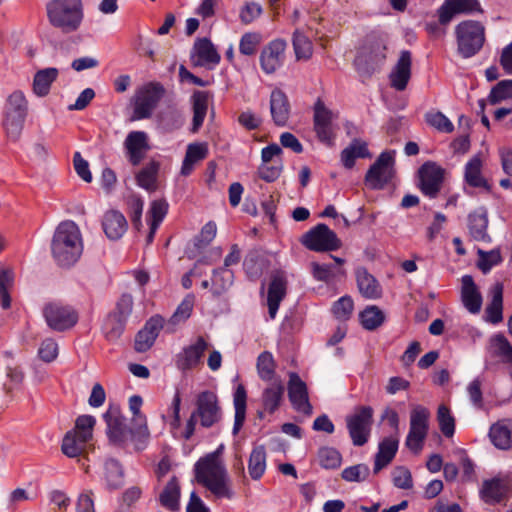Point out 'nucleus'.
Returning a JSON list of instances; mask_svg holds the SVG:
<instances>
[{
    "mask_svg": "<svg viewBox=\"0 0 512 512\" xmlns=\"http://www.w3.org/2000/svg\"><path fill=\"white\" fill-rule=\"evenodd\" d=\"M209 105V96L204 91L193 94V130L196 131L203 124Z\"/></svg>",
    "mask_w": 512,
    "mask_h": 512,
    "instance_id": "nucleus-47",
    "label": "nucleus"
},
{
    "mask_svg": "<svg viewBox=\"0 0 512 512\" xmlns=\"http://www.w3.org/2000/svg\"><path fill=\"white\" fill-rule=\"evenodd\" d=\"M508 491V484L501 478H493L483 482L480 490L484 502L494 504L500 502Z\"/></svg>",
    "mask_w": 512,
    "mask_h": 512,
    "instance_id": "nucleus-37",
    "label": "nucleus"
},
{
    "mask_svg": "<svg viewBox=\"0 0 512 512\" xmlns=\"http://www.w3.org/2000/svg\"><path fill=\"white\" fill-rule=\"evenodd\" d=\"M87 441L82 440L75 432H67L62 441V452L70 458L79 456L85 448Z\"/></svg>",
    "mask_w": 512,
    "mask_h": 512,
    "instance_id": "nucleus-50",
    "label": "nucleus"
},
{
    "mask_svg": "<svg viewBox=\"0 0 512 512\" xmlns=\"http://www.w3.org/2000/svg\"><path fill=\"white\" fill-rule=\"evenodd\" d=\"M489 438L500 450L512 448V419L505 418L492 424L489 429Z\"/></svg>",
    "mask_w": 512,
    "mask_h": 512,
    "instance_id": "nucleus-27",
    "label": "nucleus"
},
{
    "mask_svg": "<svg viewBox=\"0 0 512 512\" xmlns=\"http://www.w3.org/2000/svg\"><path fill=\"white\" fill-rule=\"evenodd\" d=\"M234 273L231 269L217 268L213 270L211 287L214 294L220 295L233 284Z\"/></svg>",
    "mask_w": 512,
    "mask_h": 512,
    "instance_id": "nucleus-48",
    "label": "nucleus"
},
{
    "mask_svg": "<svg viewBox=\"0 0 512 512\" xmlns=\"http://www.w3.org/2000/svg\"><path fill=\"white\" fill-rule=\"evenodd\" d=\"M196 409L187 421L184 437L190 439L195 432L197 420L205 428L212 427L222 416L221 407L215 392L205 390L196 397Z\"/></svg>",
    "mask_w": 512,
    "mask_h": 512,
    "instance_id": "nucleus-4",
    "label": "nucleus"
},
{
    "mask_svg": "<svg viewBox=\"0 0 512 512\" xmlns=\"http://www.w3.org/2000/svg\"><path fill=\"white\" fill-rule=\"evenodd\" d=\"M266 451L264 446H255L248 460V472L253 480H259L266 470Z\"/></svg>",
    "mask_w": 512,
    "mask_h": 512,
    "instance_id": "nucleus-43",
    "label": "nucleus"
},
{
    "mask_svg": "<svg viewBox=\"0 0 512 512\" xmlns=\"http://www.w3.org/2000/svg\"><path fill=\"white\" fill-rule=\"evenodd\" d=\"M194 304L195 296L193 294H187L169 320L165 321L164 325L166 331L172 333L175 331L177 325L185 322L191 316Z\"/></svg>",
    "mask_w": 512,
    "mask_h": 512,
    "instance_id": "nucleus-38",
    "label": "nucleus"
},
{
    "mask_svg": "<svg viewBox=\"0 0 512 512\" xmlns=\"http://www.w3.org/2000/svg\"><path fill=\"white\" fill-rule=\"evenodd\" d=\"M104 479L108 489L120 488L124 483V472L120 463L115 459H109L104 464Z\"/></svg>",
    "mask_w": 512,
    "mask_h": 512,
    "instance_id": "nucleus-45",
    "label": "nucleus"
},
{
    "mask_svg": "<svg viewBox=\"0 0 512 512\" xmlns=\"http://www.w3.org/2000/svg\"><path fill=\"white\" fill-rule=\"evenodd\" d=\"M44 317L47 325L55 331H65L78 321V313L74 308L60 303H50L44 308Z\"/></svg>",
    "mask_w": 512,
    "mask_h": 512,
    "instance_id": "nucleus-13",
    "label": "nucleus"
},
{
    "mask_svg": "<svg viewBox=\"0 0 512 512\" xmlns=\"http://www.w3.org/2000/svg\"><path fill=\"white\" fill-rule=\"evenodd\" d=\"M59 70L54 67L38 70L32 83L33 93L38 97H45L49 94L51 86L58 78Z\"/></svg>",
    "mask_w": 512,
    "mask_h": 512,
    "instance_id": "nucleus-35",
    "label": "nucleus"
},
{
    "mask_svg": "<svg viewBox=\"0 0 512 512\" xmlns=\"http://www.w3.org/2000/svg\"><path fill=\"white\" fill-rule=\"evenodd\" d=\"M461 301L470 313L477 314L480 312L482 295L471 275H463L461 278Z\"/></svg>",
    "mask_w": 512,
    "mask_h": 512,
    "instance_id": "nucleus-26",
    "label": "nucleus"
},
{
    "mask_svg": "<svg viewBox=\"0 0 512 512\" xmlns=\"http://www.w3.org/2000/svg\"><path fill=\"white\" fill-rule=\"evenodd\" d=\"M359 319L366 330H375L385 320L383 311L375 305L367 306L360 314Z\"/></svg>",
    "mask_w": 512,
    "mask_h": 512,
    "instance_id": "nucleus-49",
    "label": "nucleus"
},
{
    "mask_svg": "<svg viewBox=\"0 0 512 512\" xmlns=\"http://www.w3.org/2000/svg\"><path fill=\"white\" fill-rule=\"evenodd\" d=\"M286 47V41L279 38L263 47L260 53V66L266 74H273L283 65Z\"/></svg>",
    "mask_w": 512,
    "mask_h": 512,
    "instance_id": "nucleus-16",
    "label": "nucleus"
},
{
    "mask_svg": "<svg viewBox=\"0 0 512 512\" xmlns=\"http://www.w3.org/2000/svg\"><path fill=\"white\" fill-rule=\"evenodd\" d=\"M302 244L309 250L326 252L340 248L341 241L327 225L318 224L303 235Z\"/></svg>",
    "mask_w": 512,
    "mask_h": 512,
    "instance_id": "nucleus-12",
    "label": "nucleus"
},
{
    "mask_svg": "<svg viewBox=\"0 0 512 512\" xmlns=\"http://www.w3.org/2000/svg\"><path fill=\"white\" fill-rule=\"evenodd\" d=\"M51 24L63 32L76 31L83 20L81 0H53L47 4Z\"/></svg>",
    "mask_w": 512,
    "mask_h": 512,
    "instance_id": "nucleus-5",
    "label": "nucleus"
},
{
    "mask_svg": "<svg viewBox=\"0 0 512 512\" xmlns=\"http://www.w3.org/2000/svg\"><path fill=\"white\" fill-rule=\"evenodd\" d=\"M370 474V469L366 464H356L343 469L341 476L347 482H363Z\"/></svg>",
    "mask_w": 512,
    "mask_h": 512,
    "instance_id": "nucleus-61",
    "label": "nucleus"
},
{
    "mask_svg": "<svg viewBox=\"0 0 512 512\" xmlns=\"http://www.w3.org/2000/svg\"><path fill=\"white\" fill-rule=\"evenodd\" d=\"M420 189L430 198L436 197L443 181V169L435 163H425L419 170Z\"/></svg>",
    "mask_w": 512,
    "mask_h": 512,
    "instance_id": "nucleus-21",
    "label": "nucleus"
},
{
    "mask_svg": "<svg viewBox=\"0 0 512 512\" xmlns=\"http://www.w3.org/2000/svg\"><path fill=\"white\" fill-rule=\"evenodd\" d=\"M132 424L133 427L129 429L128 444L131 443L136 451H142L147 447L150 438L146 418H140V422Z\"/></svg>",
    "mask_w": 512,
    "mask_h": 512,
    "instance_id": "nucleus-42",
    "label": "nucleus"
},
{
    "mask_svg": "<svg viewBox=\"0 0 512 512\" xmlns=\"http://www.w3.org/2000/svg\"><path fill=\"white\" fill-rule=\"evenodd\" d=\"M224 445L200 458L195 463V475L198 483L209 490L217 499L231 500L235 497V491L231 485V479L226 466L221 458Z\"/></svg>",
    "mask_w": 512,
    "mask_h": 512,
    "instance_id": "nucleus-1",
    "label": "nucleus"
},
{
    "mask_svg": "<svg viewBox=\"0 0 512 512\" xmlns=\"http://www.w3.org/2000/svg\"><path fill=\"white\" fill-rule=\"evenodd\" d=\"M385 58V47L377 44L369 53H359L354 60V65L362 75H370L384 62Z\"/></svg>",
    "mask_w": 512,
    "mask_h": 512,
    "instance_id": "nucleus-25",
    "label": "nucleus"
},
{
    "mask_svg": "<svg viewBox=\"0 0 512 512\" xmlns=\"http://www.w3.org/2000/svg\"><path fill=\"white\" fill-rule=\"evenodd\" d=\"M477 255V266L484 274L488 273L494 266L500 264L502 261L499 249H492L490 251L478 249Z\"/></svg>",
    "mask_w": 512,
    "mask_h": 512,
    "instance_id": "nucleus-53",
    "label": "nucleus"
},
{
    "mask_svg": "<svg viewBox=\"0 0 512 512\" xmlns=\"http://www.w3.org/2000/svg\"><path fill=\"white\" fill-rule=\"evenodd\" d=\"M458 53L465 59L476 55L485 41L484 26L474 20H464L455 27Z\"/></svg>",
    "mask_w": 512,
    "mask_h": 512,
    "instance_id": "nucleus-6",
    "label": "nucleus"
},
{
    "mask_svg": "<svg viewBox=\"0 0 512 512\" xmlns=\"http://www.w3.org/2000/svg\"><path fill=\"white\" fill-rule=\"evenodd\" d=\"M257 372L263 381H274L275 378V362L273 355L268 352H262L257 358Z\"/></svg>",
    "mask_w": 512,
    "mask_h": 512,
    "instance_id": "nucleus-51",
    "label": "nucleus"
},
{
    "mask_svg": "<svg viewBox=\"0 0 512 512\" xmlns=\"http://www.w3.org/2000/svg\"><path fill=\"white\" fill-rule=\"evenodd\" d=\"M338 115L332 110L328 109L322 100L318 99L314 105V130L318 139L327 144L332 145L338 125L336 119Z\"/></svg>",
    "mask_w": 512,
    "mask_h": 512,
    "instance_id": "nucleus-10",
    "label": "nucleus"
},
{
    "mask_svg": "<svg viewBox=\"0 0 512 512\" xmlns=\"http://www.w3.org/2000/svg\"><path fill=\"white\" fill-rule=\"evenodd\" d=\"M96 424V418L92 415H81L76 419L75 432L82 440L89 442L93 437V429Z\"/></svg>",
    "mask_w": 512,
    "mask_h": 512,
    "instance_id": "nucleus-57",
    "label": "nucleus"
},
{
    "mask_svg": "<svg viewBox=\"0 0 512 512\" xmlns=\"http://www.w3.org/2000/svg\"><path fill=\"white\" fill-rule=\"evenodd\" d=\"M288 397L296 411L305 415H310L312 413L307 385L299 375L294 372L289 374Z\"/></svg>",
    "mask_w": 512,
    "mask_h": 512,
    "instance_id": "nucleus-18",
    "label": "nucleus"
},
{
    "mask_svg": "<svg viewBox=\"0 0 512 512\" xmlns=\"http://www.w3.org/2000/svg\"><path fill=\"white\" fill-rule=\"evenodd\" d=\"M464 184L484 192H491L492 185L483 173V159L480 154L471 157L464 165Z\"/></svg>",
    "mask_w": 512,
    "mask_h": 512,
    "instance_id": "nucleus-17",
    "label": "nucleus"
},
{
    "mask_svg": "<svg viewBox=\"0 0 512 512\" xmlns=\"http://www.w3.org/2000/svg\"><path fill=\"white\" fill-rule=\"evenodd\" d=\"M399 446L398 438L394 436L384 438L378 446V452L375 456L373 471L377 474L386 467L395 457Z\"/></svg>",
    "mask_w": 512,
    "mask_h": 512,
    "instance_id": "nucleus-33",
    "label": "nucleus"
},
{
    "mask_svg": "<svg viewBox=\"0 0 512 512\" xmlns=\"http://www.w3.org/2000/svg\"><path fill=\"white\" fill-rule=\"evenodd\" d=\"M50 248L57 265L73 266L80 259L84 248L79 226L72 220L60 222L53 233Z\"/></svg>",
    "mask_w": 512,
    "mask_h": 512,
    "instance_id": "nucleus-2",
    "label": "nucleus"
},
{
    "mask_svg": "<svg viewBox=\"0 0 512 512\" xmlns=\"http://www.w3.org/2000/svg\"><path fill=\"white\" fill-rule=\"evenodd\" d=\"M158 170L156 162L148 163L136 174L137 185L149 192L156 190Z\"/></svg>",
    "mask_w": 512,
    "mask_h": 512,
    "instance_id": "nucleus-46",
    "label": "nucleus"
},
{
    "mask_svg": "<svg viewBox=\"0 0 512 512\" xmlns=\"http://www.w3.org/2000/svg\"><path fill=\"white\" fill-rule=\"evenodd\" d=\"M487 227L488 218L485 210L480 209L469 214L468 229L474 240L485 243L491 242V238L487 233Z\"/></svg>",
    "mask_w": 512,
    "mask_h": 512,
    "instance_id": "nucleus-34",
    "label": "nucleus"
},
{
    "mask_svg": "<svg viewBox=\"0 0 512 512\" xmlns=\"http://www.w3.org/2000/svg\"><path fill=\"white\" fill-rule=\"evenodd\" d=\"M270 112L277 126H285L290 115V104L286 94L280 89H274L270 95Z\"/></svg>",
    "mask_w": 512,
    "mask_h": 512,
    "instance_id": "nucleus-28",
    "label": "nucleus"
},
{
    "mask_svg": "<svg viewBox=\"0 0 512 512\" xmlns=\"http://www.w3.org/2000/svg\"><path fill=\"white\" fill-rule=\"evenodd\" d=\"M262 41V36L257 32L244 33L239 41V51L242 55L252 56L256 53Z\"/></svg>",
    "mask_w": 512,
    "mask_h": 512,
    "instance_id": "nucleus-58",
    "label": "nucleus"
},
{
    "mask_svg": "<svg viewBox=\"0 0 512 512\" xmlns=\"http://www.w3.org/2000/svg\"><path fill=\"white\" fill-rule=\"evenodd\" d=\"M284 394V384L280 379H274L262 393L263 411L259 417L263 418L264 413L273 414L280 406Z\"/></svg>",
    "mask_w": 512,
    "mask_h": 512,
    "instance_id": "nucleus-30",
    "label": "nucleus"
},
{
    "mask_svg": "<svg viewBox=\"0 0 512 512\" xmlns=\"http://www.w3.org/2000/svg\"><path fill=\"white\" fill-rule=\"evenodd\" d=\"M164 93L158 83H147L139 87L132 99L133 112L136 119L149 118Z\"/></svg>",
    "mask_w": 512,
    "mask_h": 512,
    "instance_id": "nucleus-9",
    "label": "nucleus"
},
{
    "mask_svg": "<svg viewBox=\"0 0 512 512\" xmlns=\"http://www.w3.org/2000/svg\"><path fill=\"white\" fill-rule=\"evenodd\" d=\"M293 47L297 59H309L313 53V45L310 39L299 29L293 33Z\"/></svg>",
    "mask_w": 512,
    "mask_h": 512,
    "instance_id": "nucleus-52",
    "label": "nucleus"
},
{
    "mask_svg": "<svg viewBox=\"0 0 512 512\" xmlns=\"http://www.w3.org/2000/svg\"><path fill=\"white\" fill-rule=\"evenodd\" d=\"M318 460L323 468L335 469L340 466L342 457L335 448L322 447L318 451Z\"/></svg>",
    "mask_w": 512,
    "mask_h": 512,
    "instance_id": "nucleus-59",
    "label": "nucleus"
},
{
    "mask_svg": "<svg viewBox=\"0 0 512 512\" xmlns=\"http://www.w3.org/2000/svg\"><path fill=\"white\" fill-rule=\"evenodd\" d=\"M283 169L280 159L271 163H261L258 168V174L266 182H274L280 176Z\"/></svg>",
    "mask_w": 512,
    "mask_h": 512,
    "instance_id": "nucleus-64",
    "label": "nucleus"
},
{
    "mask_svg": "<svg viewBox=\"0 0 512 512\" xmlns=\"http://www.w3.org/2000/svg\"><path fill=\"white\" fill-rule=\"evenodd\" d=\"M28 115V101L21 90H15L6 98L3 109L2 127L7 139L17 142Z\"/></svg>",
    "mask_w": 512,
    "mask_h": 512,
    "instance_id": "nucleus-3",
    "label": "nucleus"
},
{
    "mask_svg": "<svg viewBox=\"0 0 512 512\" xmlns=\"http://www.w3.org/2000/svg\"><path fill=\"white\" fill-rule=\"evenodd\" d=\"M358 158H371V154L365 141L353 139L341 152V161L346 168L350 169Z\"/></svg>",
    "mask_w": 512,
    "mask_h": 512,
    "instance_id": "nucleus-39",
    "label": "nucleus"
},
{
    "mask_svg": "<svg viewBox=\"0 0 512 512\" xmlns=\"http://www.w3.org/2000/svg\"><path fill=\"white\" fill-rule=\"evenodd\" d=\"M168 203L165 200H154L149 208L148 223L159 227L168 212Z\"/></svg>",
    "mask_w": 512,
    "mask_h": 512,
    "instance_id": "nucleus-62",
    "label": "nucleus"
},
{
    "mask_svg": "<svg viewBox=\"0 0 512 512\" xmlns=\"http://www.w3.org/2000/svg\"><path fill=\"white\" fill-rule=\"evenodd\" d=\"M124 148L129 162L134 166L139 165L149 149L147 133L144 131L130 132L124 141Z\"/></svg>",
    "mask_w": 512,
    "mask_h": 512,
    "instance_id": "nucleus-24",
    "label": "nucleus"
},
{
    "mask_svg": "<svg viewBox=\"0 0 512 512\" xmlns=\"http://www.w3.org/2000/svg\"><path fill=\"white\" fill-rule=\"evenodd\" d=\"M103 419L107 425L109 440L116 445L127 446L129 429L125 425V419L121 416L119 407L110 405L103 414Z\"/></svg>",
    "mask_w": 512,
    "mask_h": 512,
    "instance_id": "nucleus-15",
    "label": "nucleus"
},
{
    "mask_svg": "<svg viewBox=\"0 0 512 512\" xmlns=\"http://www.w3.org/2000/svg\"><path fill=\"white\" fill-rule=\"evenodd\" d=\"M217 234V226L215 222L209 221L207 222L201 229L198 236H196L194 241V246L197 250H202L207 247L215 238Z\"/></svg>",
    "mask_w": 512,
    "mask_h": 512,
    "instance_id": "nucleus-63",
    "label": "nucleus"
},
{
    "mask_svg": "<svg viewBox=\"0 0 512 512\" xmlns=\"http://www.w3.org/2000/svg\"><path fill=\"white\" fill-rule=\"evenodd\" d=\"M437 421L441 432L446 437H452L455 432V420L451 411L445 405H440L437 411Z\"/></svg>",
    "mask_w": 512,
    "mask_h": 512,
    "instance_id": "nucleus-60",
    "label": "nucleus"
},
{
    "mask_svg": "<svg viewBox=\"0 0 512 512\" xmlns=\"http://www.w3.org/2000/svg\"><path fill=\"white\" fill-rule=\"evenodd\" d=\"M127 221L124 215L117 210H110L104 214L102 227L106 236L111 240L121 238L127 230Z\"/></svg>",
    "mask_w": 512,
    "mask_h": 512,
    "instance_id": "nucleus-32",
    "label": "nucleus"
},
{
    "mask_svg": "<svg viewBox=\"0 0 512 512\" xmlns=\"http://www.w3.org/2000/svg\"><path fill=\"white\" fill-rule=\"evenodd\" d=\"M479 0H445L438 9L439 24L447 25L458 14L482 13Z\"/></svg>",
    "mask_w": 512,
    "mask_h": 512,
    "instance_id": "nucleus-14",
    "label": "nucleus"
},
{
    "mask_svg": "<svg viewBox=\"0 0 512 512\" xmlns=\"http://www.w3.org/2000/svg\"><path fill=\"white\" fill-rule=\"evenodd\" d=\"M373 422V409L360 406L346 417V426L355 446H363L368 442Z\"/></svg>",
    "mask_w": 512,
    "mask_h": 512,
    "instance_id": "nucleus-8",
    "label": "nucleus"
},
{
    "mask_svg": "<svg viewBox=\"0 0 512 512\" xmlns=\"http://www.w3.org/2000/svg\"><path fill=\"white\" fill-rule=\"evenodd\" d=\"M286 294V279L281 273L273 275L268 288L267 305L271 319L276 317L280 302Z\"/></svg>",
    "mask_w": 512,
    "mask_h": 512,
    "instance_id": "nucleus-31",
    "label": "nucleus"
},
{
    "mask_svg": "<svg viewBox=\"0 0 512 512\" xmlns=\"http://www.w3.org/2000/svg\"><path fill=\"white\" fill-rule=\"evenodd\" d=\"M395 153L382 152L365 176L366 184L372 189H382L394 176Z\"/></svg>",
    "mask_w": 512,
    "mask_h": 512,
    "instance_id": "nucleus-11",
    "label": "nucleus"
},
{
    "mask_svg": "<svg viewBox=\"0 0 512 512\" xmlns=\"http://www.w3.org/2000/svg\"><path fill=\"white\" fill-rule=\"evenodd\" d=\"M491 296V302L486 308V319L492 324H497L503 319V285L501 283H496L491 288Z\"/></svg>",
    "mask_w": 512,
    "mask_h": 512,
    "instance_id": "nucleus-41",
    "label": "nucleus"
},
{
    "mask_svg": "<svg viewBox=\"0 0 512 512\" xmlns=\"http://www.w3.org/2000/svg\"><path fill=\"white\" fill-rule=\"evenodd\" d=\"M165 319L160 315L151 317L135 338V350L145 352L154 344L161 329L165 328Z\"/></svg>",
    "mask_w": 512,
    "mask_h": 512,
    "instance_id": "nucleus-22",
    "label": "nucleus"
},
{
    "mask_svg": "<svg viewBox=\"0 0 512 512\" xmlns=\"http://www.w3.org/2000/svg\"><path fill=\"white\" fill-rule=\"evenodd\" d=\"M191 58L196 66L208 69H214L221 59L216 47L207 38H201L195 42Z\"/></svg>",
    "mask_w": 512,
    "mask_h": 512,
    "instance_id": "nucleus-20",
    "label": "nucleus"
},
{
    "mask_svg": "<svg viewBox=\"0 0 512 512\" xmlns=\"http://www.w3.org/2000/svg\"><path fill=\"white\" fill-rule=\"evenodd\" d=\"M508 99H512V79L498 82L488 95V100L493 105Z\"/></svg>",
    "mask_w": 512,
    "mask_h": 512,
    "instance_id": "nucleus-56",
    "label": "nucleus"
},
{
    "mask_svg": "<svg viewBox=\"0 0 512 512\" xmlns=\"http://www.w3.org/2000/svg\"><path fill=\"white\" fill-rule=\"evenodd\" d=\"M412 56L407 50L401 51L399 58L389 74L390 85L397 91L406 89L411 78Z\"/></svg>",
    "mask_w": 512,
    "mask_h": 512,
    "instance_id": "nucleus-23",
    "label": "nucleus"
},
{
    "mask_svg": "<svg viewBox=\"0 0 512 512\" xmlns=\"http://www.w3.org/2000/svg\"><path fill=\"white\" fill-rule=\"evenodd\" d=\"M247 393L242 384H239L233 393V405L235 410L233 435H237L241 430L246 418Z\"/></svg>",
    "mask_w": 512,
    "mask_h": 512,
    "instance_id": "nucleus-40",
    "label": "nucleus"
},
{
    "mask_svg": "<svg viewBox=\"0 0 512 512\" xmlns=\"http://www.w3.org/2000/svg\"><path fill=\"white\" fill-rule=\"evenodd\" d=\"M209 344L203 337L184 347L176 356V366L181 371L191 370L202 362V357Z\"/></svg>",
    "mask_w": 512,
    "mask_h": 512,
    "instance_id": "nucleus-19",
    "label": "nucleus"
},
{
    "mask_svg": "<svg viewBox=\"0 0 512 512\" xmlns=\"http://www.w3.org/2000/svg\"><path fill=\"white\" fill-rule=\"evenodd\" d=\"M181 489L178 479L173 476L159 492L157 501L167 511L180 510Z\"/></svg>",
    "mask_w": 512,
    "mask_h": 512,
    "instance_id": "nucleus-29",
    "label": "nucleus"
},
{
    "mask_svg": "<svg viewBox=\"0 0 512 512\" xmlns=\"http://www.w3.org/2000/svg\"><path fill=\"white\" fill-rule=\"evenodd\" d=\"M126 322L125 319L110 313L103 323V332L109 340H115L122 334Z\"/></svg>",
    "mask_w": 512,
    "mask_h": 512,
    "instance_id": "nucleus-55",
    "label": "nucleus"
},
{
    "mask_svg": "<svg viewBox=\"0 0 512 512\" xmlns=\"http://www.w3.org/2000/svg\"><path fill=\"white\" fill-rule=\"evenodd\" d=\"M430 411L422 406L415 405L410 412V427L405 440L406 447L419 453L423 448L424 440L427 437L429 429Z\"/></svg>",
    "mask_w": 512,
    "mask_h": 512,
    "instance_id": "nucleus-7",
    "label": "nucleus"
},
{
    "mask_svg": "<svg viewBox=\"0 0 512 512\" xmlns=\"http://www.w3.org/2000/svg\"><path fill=\"white\" fill-rule=\"evenodd\" d=\"M426 122L437 131L451 133L454 130L453 123L440 111L431 110L425 114Z\"/></svg>",
    "mask_w": 512,
    "mask_h": 512,
    "instance_id": "nucleus-54",
    "label": "nucleus"
},
{
    "mask_svg": "<svg viewBox=\"0 0 512 512\" xmlns=\"http://www.w3.org/2000/svg\"><path fill=\"white\" fill-rule=\"evenodd\" d=\"M356 280L359 292L367 299H377L382 294V289L373 275L368 273L365 268L356 270Z\"/></svg>",
    "mask_w": 512,
    "mask_h": 512,
    "instance_id": "nucleus-36",
    "label": "nucleus"
},
{
    "mask_svg": "<svg viewBox=\"0 0 512 512\" xmlns=\"http://www.w3.org/2000/svg\"><path fill=\"white\" fill-rule=\"evenodd\" d=\"M488 352L491 356L500 357L503 361L512 363V345L503 334L497 333L490 337Z\"/></svg>",
    "mask_w": 512,
    "mask_h": 512,
    "instance_id": "nucleus-44",
    "label": "nucleus"
}]
</instances>
